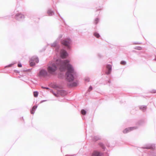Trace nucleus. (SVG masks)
I'll return each instance as SVG.
<instances>
[{
  "mask_svg": "<svg viewBox=\"0 0 156 156\" xmlns=\"http://www.w3.org/2000/svg\"><path fill=\"white\" fill-rule=\"evenodd\" d=\"M69 63V61L67 60H60L58 62V67L61 71H64L67 69L66 74V79L70 82L73 80L76 76V73L73 66Z\"/></svg>",
  "mask_w": 156,
  "mask_h": 156,
  "instance_id": "nucleus-1",
  "label": "nucleus"
},
{
  "mask_svg": "<svg viewBox=\"0 0 156 156\" xmlns=\"http://www.w3.org/2000/svg\"><path fill=\"white\" fill-rule=\"evenodd\" d=\"M60 60H58L56 62V64L54 63H49L48 65L47 70L48 74L52 75L55 74L56 71L58 67H58V62Z\"/></svg>",
  "mask_w": 156,
  "mask_h": 156,
  "instance_id": "nucleus-2",
  "label": "nucleus"
},
{
  "mask_svg": "<svg viewBox=\"0 0 156 156\" xmlns=\"http://www.w3.org/2000/svg\"><path fill=\"white\" fill-rule=\"evenodd\" d=\"M38 76L40 78L45 77L49 76L48 71L45 69H41L39 70Z\"/></svg>",
  "mask_w": 156,
  "mask_h": 156,
  "instance_id": "nucleus-3",
  "label": "nucleus"
},
{
  "mask_svg": "<svg viewBox=\"0 0 156 156\" xmlns=\"http://www.w3.org/2000/svg\"><path fill=\"white\" fill-rule=\"evenodd\" d=\"M62 43L66 46L68 49H69L70 48V44L71 42V40H67L68 41H66L67 40H62Z\"/></svg>",
  "mask_w": 156,
  "mask_h": 156,
  "instance_id": "nucleus-4",
  "label": "nucleus"
},
{
  "mask_svg": "<svg viewBox=\"0 0 156 156\" xmlns=\"http://www.w3.org/2000/svg\"><path fill=\"white\" fill-rule=\"evenodd\" d=\"M24 17V15L20 13H18L16 14L15 16V19L19 21H21L23 20Z\"/></svg>",
  "mask_w": 156,
  "mask_h": 156,
  "instance_id": "nucleus-5",
  "label": "nucleus"
},
{
  "mask_svg": "<svg viewBox=\"0 0 156 156\" xmlns=\"http://www.w3.org/2000/svg\"><path fill=\"white\" fill-rule=\"evenodd\" d=\"M137 128V127L136 126L126 128L123 131V132L124 133H126L132 130L136 129Z\"/></svg>",
  "mask_w": 156,
  "mask_h": 156,
  "instance_id": "nucleus-6",
  "label": "nucleus"
},
{
  "mask_svg": "<svg viewBox=\"0 0 156 156\" xmlns=\"http://www.w3.org/2000/svg\"><path fill=\"white\" fill-rule=\"evenodd\" d=\"M155 145L154 144H149L145 145L143 147L144 149H153L155 148Z\"/></svg>",
  "mask_w": 156,
  "mask_h": 156,
  "instance_id": "nucleus-7",
  "label": "nucleus"
},
{
  "mask_svg": "<svg viewBox=\"0 0 156 156\" xmlns=\"http://www.w3.org/2000/svg\"><path fill=\"white\" fill-rule=\"evenodd\" d=\"M68 54L66 51L65 50H61L60 51V56L62 58H64L67 56Z\"/></svg>",
  "mask_w": 156,
  "mask_h": 156,
  "instance_id": "nucleus-8",
  "label": "nucleus"
},
{
  "mask_svg": "<svg viewBox=\"0 0 156 156\" xmlns=\"http://www.w3.org/2000/svg\"><path fill=\"white\" fill-rule=\"evenodd\" d=\"M106 68L107 71L106 72V73L107 74L109 75L110 73L112 71V66L110 65H108L106 66Z\"/></svg>",
  "mask_w": 156,
  "mask_h": 156,
  "instance_id": "nucleus-9",
  "label": "nucleus"
},
{
  "mask_svg": "<svg viewBox=\"0 0 156 156\" xmlns=\"http://www.w3.org/2000/svg\"><path fill=\"white\" fill-rule=\"evenodd\" d=\"M31 61H34L35 63H38L39 62V60L38 58L36 56H34L32 57L30 59Z\"/></svg>",
  "mask_w": 156,
  "mask_h": 156,
  "instance_id": "nucleus-10",
  "label": "nucleus"
},
{
  "mask_svg": "<svg viewBox=\"0 0 156 156\" xmlns=\"http://www.w3.org/2000/svg\"><path fill=\"white\" fill-rule=\"evenodd\" d=\"M47 13L49 16H51L54 14V12L50 9H49L48 10Z\"/></svg>",
  "mask_w": 156,
  "mask_h": 156,
  "instance_id": "nucleus-11",
  "label": "nucleus"
},
{
  "mask_svg": "<svg viewBox=\"0 0 156 156\" xmlns=\"http://www.w3.org/2000/svg\"><path fill=\"white\" fill-rule=\"evenodd\" d=\"M92 156H101V154L96 151H94L92 154Z\"/></svg>",
  "mask_w": 156,
  "mask_h": 156,
  "instance_id": "nucleus-12",
  "label": "nucleus"
},
{
  "mask_svg": "<svg viewBox=\"0 0 156 156\" xmlns=\"http://www.w3.org/2000/svg\"><path fill=\"white\" fill-rule=\"evenodd\" d=\"M68 84L69 86L72 87H76L78 83L77 82H74L73 83H70L69 84Z\"/></svg>",
  "mask_w": 156,
  "mask_h": 156,
  "instance_id": "nucleus-13",
  "label": "nucleus"
},
{
  "mask_svg": "<svg viewBox=\"0 0 156 156\" xmlns=\"http://www.w3.org/2000/svg\"><path fill=\"white\" fill-rule=\"evenodd\" d=\"M37 106V105L34 106L32 108V110L30 111L31 113L32 114H34V111L36 110Z\"/></svg>",
  "mask_w": 156,
  "mask_h": 156,
  "instance_id": "nucleus-14",
  "label": "nucleus"
},
{
  "mask_svg": "<svg viewBox=\"0 0 156 156\" xmlns=\"http://www.w3.org/2000/svg\"><path fill=\"white\" fill-rule=\"evenodd\" d=\"M140 109L143 112L146 111L147 108V106L146 105L141 106L139 107Z\"/></svg>",
  "mask_w": 156,
  "mask_h": 156,
  "instance_id": "nucleus-15",
  "label": "nucleus"
},
{
  "mask_svg": "<svg viewBox=\"0 0 156 156\" xmlns=\"http://www.w3.org/2000/svg\"><path fill=\"white\" fill-rule=\"evenodd\" d=\"M30 64V66H33L35 65V63L34 61H31V59H30L29 61Z\"/></svg>",
  "mask_w": 156,
  "mask_h": 156,
  "instance_id": "nucleus-16",
  "label": "nucleus"
},
{
  "mask_svg": "<svg viewBox=\"0 0 156 156\" xmlns=\"http://www.w3.org/2000/svg\"><path fill=\"white\" fill-rule=\"evenodd\" d=\"M99 20L98 18H96L94 20V23L95 25L97 24L99 22Z\"/></svg>",
  "mask_w": 156,
  "mask_h": 156,
  "instance_id": "nucleus-17",
  "label": "nucleus"
},
{
  "mask_svg": "<svg viewBox=\"0 0 156 156\" xmlns=\"http://www.w3.org/2000/svg\"><path fill=\"white\" fill-rule=\"evenodd\" d=\"M58 43L56 41H55L53 43L51 44V45L52 47H55L58 46Z\"/></svg>",
  "mask_w": 156,
  "mask_h": 156,
  "instance_id": "nucleus-18",
  "label": "nucleus"
},
{
  "mask_svg": "<svg viewBox=\"0 0 156 156\" xmlns=\"http://www.w3.org/2000/svg\"><path fill=\"white\" fill-rule=\"evenodd\" d=\"M16 63V62H12L11 64H9V65H8L7 66H5V68L11 67L12 66H13V65H14V64H15Z\"/></svg>",
  "mask_w": 156,
  "mask_h": 156,
  "instance_id": "nucleus-19",
  "label": "nucleus"
},
{
  "mask_svg": "<svg viewBox=\"0 0 156 156\" xmlns=\"http://www.w3.org/2000/svg\"><path fill=\"white\" fill-rule=\"evenodd\" d=\"M94 35L97 38H99L100 37L99 34L97 32H95L94 34Z\"/></svg>",
  "mask_w": 156,
  "mask_h": 156,
  "instance_id": "nucleus-20",
  "label": "nucleus"
},
{
  "mask_svg": "<svg viewBox=\"0 0 156 156\" xmlns=\"http://www.w3.org/2000/svg\"><path fill=\"white\" fill-rule=\"evenodd\" d=\"M81 113L83 115H85L86 113V111L84 109H82L81 111Z\"/></svg>",
  "mask_w": 156,
  "mask_h": 156,
  "instance_id": "nucleus-21",
  "label": "nucleus"
},
{
  "mask_svg": "<svg viewBox=\"0 0 156 156\" xmlns=\"http://www.w3.org/2000/svg\"><path fill=\"white\" fill-rule=\"evenodd\" d=\"M99 145L101 146V147H102V148L104 149V150H105V147L104 146V144H103V143H99Z\"/></svg>",
  "mask_w": 156,
  "mask_h": 156,
  "instance_id": "nucleus-22",
  "label": "nucleus"
},
{
  "mask_svg": "<svg viewBox=\"0 0 156 156\" xmlns=\"http://www.w3.org/2000/svg\"><path fill=\"white\" fill-rule=\"evenodd\" d=\"M38 95V93L37 91H34V97H37Z\"/></svg>",
  "mask_w": 156,
  "mask_h": 156,
  "instance_id": "nucleus-23",
  "label": "nucleus"
},
{
  "mask_svg": "<svg viewBox=\"0 0 156 156\" xmlns=\"http://www.w3.org/2000/svg\"><path fill=\"white\" fill-rule=\"evenodd\" d=\"M60 92L61 93H63L62 94V95H64L66 94V91L64 90H62Z\"/></svg>",
  "mask_w": 156,
  "mask_h": 156,
  "instance_id": "nucleus-24",
  "label": "nucleus"
},
{
  "mask_svg": "<svg viewBox=\"0 0 156 156\" xmlns=\"http://www.w3.org/2000/svg\"><path fill=\"white\" fill-rule=\"evenodd\" d=\"M126 64V62L125 61H122L121 62V64L122 65H125Z\"/></svg>",
  "mask_w": 156,
  "mask_h": 156,
  "instance_id": "nucleus-25",
  "label": "nucleus"
},
{
  "mask_svg": "<svg viewBox=\"0 0 156 156\" xmlns=\"http://www.w3.org/2000/svg\"><path fill=\"white\" fill-rule=\"evenodd\" d=\"M63 35L62 34H60L59 35V36H58V39H60L61 38H64V37H63Z\"/></svg>",
  "mask_w": 156,
  "mask_h": 156,
  "instance_id": "nucleus-26",
  "label": "nucleus"
},
{
  "mask_svg": "<svg viewBox=\"0 0 156 156\" xmlns=\"http://www.w3.org/2000/svg\"><path fill=\"white\" fill-rule=\"evenodd\" d=\"M41 87L42 89H47V90L49 89V88L48 87H44L42 86Z\"/></svg>",
  "mask_w": 156,
  "mask_h": 156,
  "instance_id": "nucleus-27",
  "label": "nucleus"
},
{
  "mask_svg": "<svg viewBox=\"0 0 156 156\" xmlns=\"http://www.w3.org/2000/svg\"><path fill=\"white\" fill-rule=\"evenodd\" d=\"M99 139V138L98 137L96 136L94 137V139L95 140H98Z\"/></svg>",
  "mask_w": 156,
  "mask_h": 156,
  "instance_id": "nucleus-28",
  "label": "nucleus"
},
{
  "mask_svg": "<svg viewBox=\"0 0 156 156\" xmlns=\"http://www.w3.org/2000/svg\"><path fill=\"white\" fill-rule=\"evenodd\" d=\"M92 89V86H90L89 88L88 91H90Z\"/></svg>",
  "mask_w": 156,
  "mask_h": 156,
  "instance_id": "nucleus-29",
  "label": "nucleus"
},
{
  "mask_svg": "<svg viewBox=\"0 0 156 156\" xmlns=\"http://www.w3.org/2000/svg\"><path fill=\"white\" fill-rule=\"evenodd\" d=\"M85 80L87 82H89L90 81V79L89 78H86L85 79Z\"/></svg>",
  "mask_w": 156,
  "mask_h": 156,
  "instance_id": "nucleus-30",
  "label": "nucleus"
},
{
  "mask_svg": "<svg viewBox=\"0 0 156 156\" xmlns=\"http://www.w3.org/2000/svg\"><path fill=\"white\" fill-rule=\"evenodd\" d=\"M152 154L153 156H156V153L154 152L152 153Z\"/></svg>",
  "mask_w": 156,
  "mask_h": 156,
  "instance_id": "nucleus-31",
  "label": "nucleus"
},
{
  "mask_svg": "<svg viewBox=\"0 0 156 156\" xmlns=\"http://www.w3.org/2000/svg\"><path fill=\"white\" fill-rule=\"evenodd\" d=\"M151 92L152 93H156V90H151Z\"/></svg>",
  "mask_w": 156,
  "mask_h": 156,
  "instance_id": "nucleus-32",
  "label": "nucleus"
},
{
  "mask_svg": "<svg viewBox=\"0 0 156 156\" xmlns=\"http://www.w3.org/2000/svg\"><path fill=\"white\" fill-rule=\"evenodd\" d=\"M18 66L19 67H22V65L21 64H18Z\"/></svg>",
  "mask_w": 156,
  "mask_h": 156,
  "instance_id": "nucleus-33",
  "label": "nucleus"
},
{
  "mask_svg": "<svg viewBox=\"0 0 156 156\" xmlns=\"http://www.w3.org/2000/svg\"><path fill=\"white\" fill-rule=\"evenodd\" d=\"M47 101V100H42L41 101V103H43V102H44V101Z\"/></svg>",
  "mask_w": 156,
  "mask_h": 156,
  "instance_id": "nucleus-34",
  "label": "nucleus"
},
{
  "mask_svg": "<svg viewBox=\"0 0 156 156\" xmlns=\"http://www.w3.org/2000/svg\"><path fill=\"white\" fill-rule=\"evenodd\" d=\"M53 94L55 96L57 97V94L53 92Z\"/></svg>",
  "mask_w": 156,
  "mask_h": 156,
  "instance_id": "nucleus-35",
  "label": "nucleus"
},
{
  "mask_svg": "<svg viewBox=\"0 0 156 156\" xmlns=\"http://www.w3.org/2000/svg\"><path fill=\"white\" fill-rule=\"evenodd\" d=\"M134 44H140V43H139L138 42H135L134 43Z\"/></svg>",
  "mask_w": 156,
  "mask_h": 156,
  "instance_id": "nucleus-36",
  "label": "nucleus"
},
{
  "mask_svg": "<svg viewBox=\"0 0 156 156\" xmlns=\"http://www.w3.org/2000/svg\"><path fill=\"white\" fill-rule=\"evenodd\" d=\"M154 60L155 61H156V56H155V58L154 59Z\"/></svg>",
  "mask_w": 156,
  "mask_h": 156,
  "instance_id": "nucleus-37",
  "label": "nucleus"
},
{
  "mask_svg": "<svg viewBox=\"0 0 156 156\" xmlns=\"http://www.w3.org/2000/svg\"><path fill=\"white\" fill-rule=\"evenodd\" d=\"M139 125H141V124H142V123H140V122H139Z\"/></svg>",
  "mask_w": 156,
  "mask_h": 156,
  "instance_id": "nucleus-38",
  "label": "nucleus"
},
{
  "mask_svg": "<svg viewBox=\"0 0 156 156\" xmlns=\"http://www.w3.org/2000/svg\"><path fill=\"white\" fill-rule=\"evenodd\" d=\"M64 39H70V38H64Z\"/></svg>",
  "mask_w": 156,
  "mask_h": 156,
  "instance_id": "nucleus-39",
  "label": "nucleus"
},
{
  "mask_svg": "<svg viewBox=\"0 0 156 156\" xmlns=\"http://www.w3.org/2000/svg\"><path fill=\"white\" fill-rule=\"evenodd\" d=\"M65 156H68V155H66Z\"/></svg>",
  "mask_w": 156,
  "mask_h": 156,
  "instance_id": "nucleus-40",
  "label": "nucleus"
},
{
  "mask_svg": "<svg viewBox=\"0 0 156 156\" xmlns=\"http://www.w3.org/2000/svg\"><path fill=\"white\" fill-rule=\"evenodd\" d=\"M58 15H59V16H60V14H58Z\"/></svg>",
  "mask_w": 156,
  "mask_h": 156,
  "instance_id": "nucleus-41",
  "label": "nucleus"
}]
</instances>
